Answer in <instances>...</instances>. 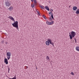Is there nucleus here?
I'll use <instances>...</instances> for the list:
<instances>
[{
	"mask_svg": "<svg viewBox=\"0 0 79 79\" xmlns=\"http://www.w3.org/2000/svg\"><path fill=\"white\" fill-rule=\"evenodd\" d=\"M2 44H4V41L2 40Z\"/></svg>",
	"mask_w": 79,
	"mask_h": 79,
	"instance_id": "nucleus-29",
	"label": "nucleus"
},
{
	"mask_svg": "<svg viewBox=\"0 0 79 79\" xmlns=\"http://www.w3.org/2000/svg\"><path fill=\"white\" fill-rule=\"evenodd\" d=\"M74 40H75V43L76 44H77V40L76 39V38H74Z\"/></svg>",
	"mask_w": 79,
	"mask_h": 79,
	"instance_id": "nucleus-21",
	"label": "nucleus"
},
{
	"mask_svg": "<svg viewBox=\"0 0 79 79\" xmlns=\"http://www.w3.org/2000/svg\"><path fill=\"white\" fill-rule=\"evenodd\" d=\"M5 5L6 6H7L8 7H10L11 5V3H10V2L8 0H7L5 2Z\"/></svg>",
	"mask_w": 79,
	"mask_h": 79,
	"instance_id": "nucleus-3",
	"label": "nucleus"
},
{
	"mask_svg": "<svg viewBox=\"0 0 79 79\" xmlns=\"http://www.w3.org/2000/svg\"><path fill=\"white\" fill-rule=\"evenodd\" d=\"M50 40H51L49 39H47L48 41L46 42V44L47 45H50Z\"/></svg>",
	"mask_w": 79,
	"mask_h": 79,
	"instance_id": "nucleus-6",
	"label": "nucleus"
},
{
	"mask_svg": "<svg viewBox=\"0 0 79 79\" xmlns=\"http://www.w3.org/2000/svg\"><path fill=\"white\" fill-rule=\"evenodd\" d=\"M45 8L46 10H48V11H50V9H49L48 7V6H45Z\"/></svg>",
	"mask_w": 79,
	"mask_h": 79,
	"instance_id": "nucleus-10",
	"label": "nucleus"
},
{
	"mask_svg": "<svg viewBox=\"0 0 79 79\" xmlns=\"http://www.w3.org/2000/svg\"><path fill=\"white\" fill-rule=\"evenodd\" d=\"M50 44H51V45H52V46H53V47H54V43H53L52 42V40H50Z\"/></svg>",
	"mask_w": 79,
	"mask_h": 79,
	"instance_id": "nucleus-12",
	"label": "nucleus"
},
{
	"mask_svg": "<svg viewBox=\"0 0 79 79\" xmlns=\"http://www.w3.org/2000/svg\"><path fill=\"white\" fill-rule=\"evenodd\" d=\"M50 20V21H52V18L50 17L49 18Z\"/></svg>",
	"mask_w": 79,
	"mask_h": 79,
	"instance_id": "nucleus-27",
	"label": "nucleus"
},
{
	"mask_svg": "<svg viewBox=\"0 0 79 79\" xmlns=\"http://www.w3.org/2000/svg\"><path fill=\"white\" fill-rule=\"evenodd\" d=\"M36 11L38 15H40V12L38 11V10H36Z\"/></svg>",
	"mask_w": 79,
	"mask_h": 79,
	"instance_id": "nucleus-19",
	"label": "nucleus"
},
{
	"mask_svg": "<svg viewBox=\"0 0 79 79\" xmlns=\"http://www.w3.org/2000/svg\"><path fill=\"white\" fill-rule=\"evenodd\" d=\"M36 69H37V68H36Z\"/></svg>",
	"mask_w": 79,
	"mask_h": 79,
	"instance_id": "nucleus-34",
	"label": "nucleus"
},
{
	"mask_svg": "<svg viewBox=\"0 0 79 79\" xmlns=\"http://www.w3.org/2000/svg\"><path fill=\"white\" fill-rule=\"evenodd\" d=\"M4 63H5L6 64H8V59L5 58L4 59Z\"/></svg>",
	"mask_w": 79,
	"mask_h": 79,
	"instance_id": "nucleus-8",
	"label": "nucleus"
},
{
	"mask_svg": "<svg viewBox=\"0 0 79 79\" xmlns=\"http://www.w3.org/2000/svg\"><path fill=\"white\" fill-rule=\"evenodd\" d=\"M6 44V45H7L8 44V42H5Z\"/></svg>",
	"mask_w": 79,
	"mask_h": 79,
	"instance_id": "nucleus-28",
	"label": "nucleus"
},
{
	"mask_svg": "<svg viewBox=\"0 0 79 79\" xmlns=\"http://www.w3.org/2000/svg\"><path fill=\"white\" fill-rule=\"evenodd\" d=\"M73 10H74V11H75V10H76L77 9V7L76 6H75L73 7Z\"/></svg>",
	"mask_w": 79,
	"mask_h": 79,
	"instance_id": "nucleus-11",
	"label": "nucleus"
},
{
	"mask_svg": "<svg viewBox=\"0 0 79 79\" xmlns=\"http://www.w3.org/2000/svg\"><path fill=\"white\" fill-rule=\"evenodd\" d=\"M76 49L77 51H79V46L76 47Z\"/></svg>",
	"mask_w": 79,
	"mask_h": 79,
	"instance_id": "nucleus-14",
	"label": "nucleus"
},
{
	"mask_svg": "<svg viewBox=\"0 0 79 79\" xmlns=\"http://www.w3.org/2000/svg\"><path fill=\"white\" fill-rule=\"evenodd\" d=\"M43 18H44V19H47V18H46V17H45V16L44 15H43Z\"/></svg>",
	"mask_w": 79,
	"mask_h": 79,
	"instance_id": "nucleus-20",
	"label": "nucleus"
},
{
	"mask_svg": "<svg viewBox=\"0 0 79 79\" xmlns=\"http://www.w3.org/2000/svg\"><path fill=\"white\" fill-rule=\"evenodd\" d=\"M40 6L41 8H42V9H44V10L45 9V8H44V6Z\"/></svg>",
	"mask_w": 79,
	"mask_h": 79,
	"instance_id": "nucleus-16",
	"label": "nucleus"
},
{
	"mask_svg": "<svg viewBox=\"0 0 79 79\" xmlns=\"http://www.w3.org/2000/svg\"><path fill=\"white\" fill-rule=\"evenodd\" d=\"M71 5H70L69 6V8H71Z\"/></svg>",
	"mask_w": 79,
	"mask_h": 79,
	"instance_id": "nucleus-33",
	"label": "nucleus"
},
{
	"mask_svg": "<svg viewBox=\"0 0 79 79\" xmlns=\"http://www.w3.org/2000/svg\"><path fill=\"white\" fill-rule=\"evenodd\" d=\"M49 15L51 14V16L52 18V19H54V18H53V13L51 12H49Z\"/></svg>",
	"mask_w": 79,
	"mask_h": 79,
	"instance_id": "nucleus-7",
	"label": "nucleus"
},
{
	"mask_svg": "<svg viewBox=\"0 0 79 79\" xmlns=\"http://www.w3.org/2000/svg\"><path fill=\"white\" fill-rule=\"evenodd\" d=\"M46 23L48 25H52V24L54 23V22L53 21L51 22H49L48 21H47L46 22Z\"/></svg>",
	"mask_w": 79,
	"mask_h": 79,
	"instance_id": "nucleus-5",
	"label": "nucleus"
},
{
	"mask_svg": "<svg viewBox=\"0 0 79 79\" xmlns=\"http://www.w3.org/2000/svg\"><path fill=\"white\" fill-rule=\"evenodd\" d=\"M12 25L14 27H16L17 30H19L18 27V22L17 21L13 23L12 24Z\"/></svg>",
	"mask_w": 79,
	"mask_h": 79,
	"instance_id": "nucleus-2",
	"label": "nucleus"
},
{
	"mask_svg": "<svg viewBox=\"0 0 79 79\" xmlns=\"http://www.w3.org/2000/svg\"><path fill=\"white\" fill-rule=\"evenodd\" d=\"M71 33H69L70 39H73V37H74L76 35V32H75L73 31L71 32Z\"/></svg>",
	"mask_w": 79,
	"mask_h": 79,
	"instance_id": "nucleus-1",
	"label": "nucleus"
},
{
	"mask_svg": "<svg viewBox=\"0 0 79 79\" xmlns=\"http://www.w3.org/2000/svg\"><path fill=\"white\" fill-rule=\"evenodd\" d=\"M8 73H10V68H8Z\"/></svg>",
	"mask_w": 79,
	"mask_h": 79,
	"instance_id": "nucleus-24",
	"label": "nucleus"
},
{
	"mask_svg": "<svg viewBox=\"0 0 79 79\" xmlns=\"http://www.w3.org/2000/svg\"><path fill=\"white\" fill-rule=\"evenodd\" d=\"M46 59L47 60H50V58L49 57H48V56H47L46 57Z\"/></svg>",
	"mask_w": 79,
	"mask_h": 79,
	"instance_id": "nucleus-18",
	"label": "nucleus"
},
{
	"mask_svg": "<svg viewBox=\"0 0 79 79\" xmlns=\"http://www.w3.org/2000/svg\"><path fill=\"white\" fill-rule=\"evenodd\" d=\"M34 4H33V5L32 4H31V7L32 8H34Z\"/></svg>",
	"mask_w": 79,
	"mask_h": 79,
	"instance_id": "nucleus-23",
	"label": "nucleus"
},
{
	"mask_svg": "<svg viewBox=\"0 0 79 79\" xmlns=\"http://www.w3.org/2000/svg\"><path fill=\"white\" fill-rule=\"evenodd\" d=\"M50 11H51V12H52V11H53V9H50Z\"/></svg>",
	"mask_w": 79,
	"mask_h": 79,
	"instance_id": "nucleus-25",
	"label": "nucleus"
},
{
	"mask_svg": "<svg viewBox=\"0 0 79 79\" xmlns=\"http://www.w3.org/2000/svg\"><path fill=\"white\" fill-rule=\"evenodd\" d=\"M6 55H7V58L8 60H9L10 59V56H11V52H7L6 53Z\"/></svg>",
	"mask_w": 79,
	"mask_h": 79,
	"instance_id": "nucleus-4",
	"label": "nucleus"
},
{
	"mask_svg": "<svg viewBox=\"0 0 79 79\" xmlns=\"http://www.w3.org/2000/svg\"><path fill=\"white\" fill-rule=\"evenodd\" d=\"M4 34H5V35H7V34L6 33H4Z\"/></svg>",
	"mask_w": 79,
	"mask_h": 79,
	"instance_id": "nucleus-31",
	"label": "nucleus"
},
{
	"mask_svg": "<svg viewBox=\"0 0 79 79\" xmlns=\"http://www.w3.org/2000/svg\"><path fill=\"white\" fill-rule=\"evenodd\" d=\"M28 68V67L27 66H26V69H27Z\"/></svg>",
	"mask_w": 79,
	"mask_h": 79,
	"instance_id": "nucleus-30",
	"label": "nucleus"
},
{
	"mask_svg": "<svg viewBox=\"0 0 79 79\" xmlns=\"http://www.w3.org/2000/svg\"><path fill=\"white\" fill-rule=\"evenodd\" d=\"M71 75H73V76H74V73H73V72H72L71 73Z\"/></svg>",
	"mask_w": 79,
	"mask_h": 79,
	"instance_id": "nucleus-22",
	"label": "nucleus"
},
{
	"mask_svg": "<svg viewBox=\"0 0 79 79\" xmlns=\"http://www.w3.org/2000/svg\"><path fill=\"white\" fill-rule=\"evenodd\" d=\"M8 18H9L10 19H11V20H12L13 21H15V19H14V18H13L11 16H9Z\"/></svg>",
	"mask_w": 79,
	"mask_h": 79,
	"instance_id": "nucleus-9",
	"label": "nucleus"
},
{
	"mask_svg": "<svg viewBox=\"0 0 79 79\" xmlns=\"http://www.w3.org/2000/svg\"><path fill=\"white\" fill-rule=\"evenodd\" d=\"M76 14H79V9H78L77 11L76 12Z\"/></svg>",
	"mask_w": 79,
	"mask_h": 79,
	"instance_id": "nucleus-15",
	"label": "nucleus"
},
{
	"mask_svg": "<svg viewBox=\"0 0 79 79\" xmlns=\"http://www.w3.org/2000/svg\"><path fill=\"white\" fill-rule=\"evenodd\" d=\"M8 78L9 79H16V75L14 77H13V78H10V77H8Z\"/></svg>",
	"mask_w": 79,
	"mask_h": 79,
	"instance_id": "nucleus-13",
	"label": "nucleus"
},
{
	"mask_svg": "<svg viewBox=\"0 0 79 79\" xmlns=\"http://www.w3.org/2000/svg\"><path fill=\"white\" fill-rule=\"evenodd\" d=\"M9 10H13V7L12 6H10L9 8Z\"/></svg>",
	"mask_w": 79,
	"mask_h": 79,
	"instance_id": "nucleus-17",
	"label": "nucleus"
},
{
	"mask_svg": "<svg viewBox=\"0 0 79 79\" xmlns=\"http://www.w3.org/2000/svg\"><path fill=\"white\" fill-rule=\"evenodd\" d=\"M34 2L35 3H37V2L36 1V0H34Z\"/></svg>",
	"mask_w": 79,
	"mask_h": 79,
	"instance_id": "nucleus-26",
	"label": "nucleus"
},
{
	"mask_svg": "<svg viewBox=\"0 0 79 79\" xmlns=\"http://www.w3.org/2000/svg\"><path fill=\"white\" fill-rule=\"evenodd\" d=\"M31 1L32 2H34V0H31Z\"/></svg>",
	"mask_w": 79,
	"mask_h": 79,
	"instance_id": "nucleus-32",
	"label": "nucleus"
}]
</instances>
